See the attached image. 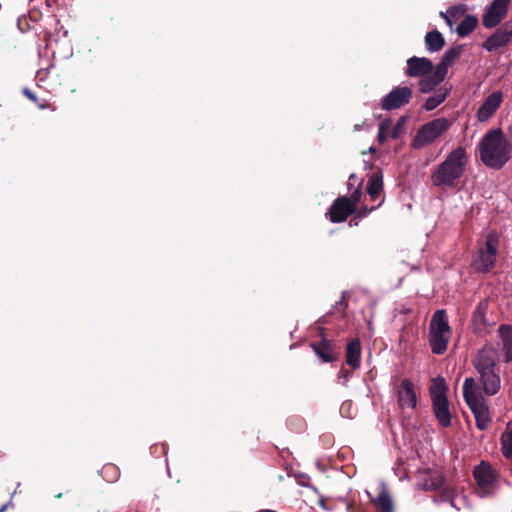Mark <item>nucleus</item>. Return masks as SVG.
Instances as JSON below:
<instances>
[{"label": "nucleus", "instance_id": "obj_1", "mask_svg": "<svg viewBox=\"0 0 512 512\" xmlns=\"http://www.w3.org/2000/svg\"><path fill=\"white\" fill-rule=\"evenodd\" d=\"M500 357L498 349L492 343H486L473 359V366L479 374L483 393L487 396L497 394L501 387Z\"/></svg>", "mask_w": 512, "mask_h": 512}, {"label": "nucleus", "instance_id": "obj_2", "mask_svg": "<svg viewBox=\"0 0 512 512\" xmlns=\"http://www.w3.org/2000/svg\"><path fill=\"white\" fill-rule=\"evenodd\" d=\"M468 161L466 149L462 146L456 147L432 170L430 175L432 185L440 189L456 187L465 174Z\"/></svg>", "mask_w": 512, "mask_h": 512}, {"label": "nucleus", "instance_id": "obj_3", "mask_svg": "<svg viewBox=\"0 0 512 512\" xmlns=\"http://www.w3.org/2000/svg\"><path fill=\"white\" fill-rule=\"evenodd\" d=\"M481 161L490 168L501 169L511 158V149L500 128L488 131L479 143Z\"/></svg>", "mask_w": 512, "mask_h": 512}, {"label": "nucleus", "instance_id": "obj_4", "mask_svg": "<svg viewBox=\"0 0 512 512\" xmlns=\"http://www.w3.org/2000/svg\"><path fill=\"white\" fill-rule=\"evenodd\" d=\"M463 397L475 418L476 427L481 431L486 430L492 419L487 400L482 392L479 391V386L474 378L467 377L464 380Z\"/></svg>", "mask_w": 512, "mask_h": 512}, {"label": "nucleus", "instance_id": "obj_5", "mask_svg": "<svg viewBox=\"0 0 512 512\" xmlns=\"http://www.w3.org/2000/svg\"><path fill=\"white\" fill-rule=\"evenodd\" d=\"M452 335L448 317L444 309L437 310L429 324L428 342L433 354L442 355L446 352Z\"/></svg>", "mask_w": 512, "mask_h": 512}, {"label": "nucleus", "instance_id": "obj_6", "mask_svg": "<svg viewBox=\"0 0 512 512\" xmlns=\"http://www.w3.org/2000/svg\"><path fill=\"white\" fill-rule=\"evenodd\" d=\"M429 391L432 400V410L436 420L442 427H450L452 425V415L446 396L447 386L444 378L439 377L438 380L430 386Z\"/></svg>", "mask_w": 512, "mask_h": 512}, {"label": "nucleus", "instance_id": "obj_7", "mask_svg": "<svg viewBox=\"0 0 512 512\" xmlns=\"http://www.w3.org/2000/svg\"><path fill=\"white\" fill-rule=\"evenodd\" d=\"M450 126L446 118L434 119L421 126L413 139L412 146L416 149L425 147L441 136Z\"/></svg>", "mask_w": 512, "mask_h": 512}, {"label": "nucleus", "instance_id": "obj_8", "mask_svg": "<svg viewBox=\"0 0 512 512\" xmlns=\"http://www.w3.org/2000/svg\"><path fill=\"white\" fill-rule=\"evenodd\" d=\"M413 91L408 86L394 87L386 96L381 99V109L392 111L407 105L412 98Z\"/></svg>", "mask_w": 512, "mask_h": 512}, {"label": "nucleus", "instance_id": "obj_9", "mask_svg": "<svg viewBox=\"0 0 512 512\" xmlns=\"http://www.w3.org/2000/svg\"><path fill=\"white\" fill-rule=\"evenodd\" d=\"M512 42V18L504 22L492 35L482 44V47L493 52Z\"/></svg>", "mask_w": 512, "mask_h": 512}, {"label": "nucleus", "instance_id": "obj_10", "mask_svg": "<svg viewBox=\"0 0 512 512\" xmlns=\"http://www.w3.org/2000/svg\"><path fill=\"white\" fill-rule=\"evenodd\" d=\"M511 0H493L482 17L485 28L491 29L501 23L508 12Z\"/></svg>", "mask_w": 512, "mask_h": 512}, {"label": "nucleus", "instance_id": "obj_11", "mask_svg": "<svg viewBox=\"0 0 512 512\" xmlns=\"http://www.w3.org/2000/svg\"><path fill=\"white\" fill-rule=\"evenodd\" d=\"M310 347L324 363L335 362L341 355L340 346L323 335L319 341L311 342Z\"/></svg>", "mask_w": 512, "mask_h": 512}, {"label": "nucleus", "instance_id": "obj_12", "mask_svg": "<svg viewBox=\"0 0 512 512\" xmlns=\"http://www.w3.org/2000/svg\"><path fill=\"white\" fill-rule=\"evenodd\" d=\"M355 212L354 206L350 203L347 196L337 197L326 213V217L332 223H341Z\"/></svg>", "mask_w": 512, "mask_h": 512}, {"label": "nucleus", "instance_id": "obj_13", "mask_svg": "<svg viewBox=\"0 0 512 512\" xmlns=\"http://www.w3.org/2000/svg\"><path fill=\"white\" fill-rule=\"evenodd\" d=\"M489 306V300L483 299L481 300L477 306L475 307L472 318H471V326L473 332L477 336H485L489 333L488 327L489 323L487 320V311Z\"/></svg>", "mask_w": 512, "mask_h": 512}, {"label": "nucleus", "instance_id": "obj_14", "mask_svg": "<svg viewBox=\"0 0 512 512\" xmlns=\"http://www.w3.org/2000/svg\"><path fill=\"white\" fill-rule=\"evenodd\" d=\"M397 398L401 409L416 408L417 395L415 392L414 384L410 379L404 378L401 381L397 387Z\"/></svg>", "mask_w": 512, "mask_h": 512}, {"label": "nucleus", "instance_id": "obj_15", "mask_svg": "<svg viewBox=\"0 0 512 512\" xmlns=\"http://www.w3.org/2000/svg\"><path fill=\"white\" fill-rule=\"evenodd\" d=\"M473 475L478 487L485 494L491 492L496 483V476L490 465L482 462L474 469Z\"/></svg>", "mask_w": 512, "mask_h": 512}, {"label": "nucleus", "instance_id": "obj_16", "mask_svg": "<svg viewBox=\"0 0 512 512\" xmlns=\"http://www.w3.org/2000/svg\"><path fill=\"white\" fill-rule=\"evenodd\" d=\"M503 100L501 91L491 93L477 110V119L480 122L489 120L498 110Z\"/></svg>", "mask_w": 512, "mask_h": 512}, {"label": "nucleus", "instance_id": "obj_17", "mask_svg": "<svg viewBox=\"0 0 512 512\" xmlns=\"http://www.w3.org/2000/svg\"><path fill=\"white\" fill-rule=\"evenodd\" d=\"M369 502L373 505L376 512H395V503L389 490L382 485L377 496L367 492Z\"/></svg>", "mask_w": 512, "mask_h": 512}, {"label": "nucleus", "instance_id": "obj_18", "mask_svg": "<svg viewBox=\"0 0 512 512\" xmlns=\"http://www.w3.org/2000/svg\"><path fill=\"white\" fill-rule=\"evenodd\" d=\"M432 70L433 63L428 58L413 56L407 60L406 74L410 77L424 76L431 73Z\"/></svg>", "mask_w": 512, "mask_h": 512}, {"label": "nucleus", "instance_id": "obj_19", "mask_svg": "<svg viewBox=\"0 0 512 512\" xmlns=\"http://www.w3.org/2000/svg\"><path fill=\"white\" fill-rule=\"evenodd\" d=\"M497 332L501 350L504 354V362L510 363L512 361V325L501 324Z\"/></svg>", "mask_w": 512, "mask_h": 512}, {"label": "nucleus", "instance_id": "obj_20", "mask_svg": "<svg viewBox=\"0 0 512 512\" xmlns=\"http://www.w3.org/2000/svg\"><path fill=\"white\" fill-rule=\"evenodd\" d=\"M345 360L352 369L359 368L361 362V343L358 338H354L347 343Z\"/></svg>", "mask_w": 512, "mask_h": 512}, {"label": "nucleus", "instance_id": "obj_21", "mask_svg": "<svg viewBox=\"0 0 512 512\" xmlns=\"http://www.w3.org/2000/svg\"><path fill=\"white\" fill-rule=\"evenodd\" d=\"M426 485L429 486V489H431V490L442 489L441 497L443 498V500L449 501L451 506L455 507L456 509H459L454 502L455 490L451 487H447V486L443 487L444 478L442 476L439 475V476L432 478L431 483L430 484L426 483Z\"/></svg>", "mask_w": 512, "mask_h": 512}, {"label": "nucleus", "instance_id": "obj_22", "mask_svg": "<svg viewBox=\"0 0 512 512\" xmlns=\"http://www.w3.org/2000/svg\"><path fill=\"white\" fill-rule=\"evenodd\" d=\"M366 191L373 201L381 195L383 191V176L381 172H375L369 177Z\"/></svg>", "mask_w": 512, "mask_h": 512}, {"label": "nucleus", "instance_id": "obj_23", "mask_svg": "<svg viewBox=\"0 0 512 512\" xmlns=\"http://www.w3.org/2000/svg\"><path fill=\"white\" fill-rule=\"evenodd\" d=\"M494 263V256L479 250L477 257L472 261V266L475 271L486 273L494 267Z\"/></svg>", "mask_w": 512, "mask_h": 512}, {"label": "nucleus", "instance_id": "obj_24", "mask_svg": "<svg viewBox=\"0 0 512 512\" xmlns=\"http://www.w3.org/2000/svg\"><path fill=\"white\" fill-rule=\"evenodd\" d=\"M426 49L430 52H438L445 45V39L438 30H432L425 36Z\"/></svg>", "mask_w": 512, "mask_h": 512}, {"label": "nucleus", "instance_id": "obj_25", "mask_svg": "<svg viewBox=\"0 0 512 512\" xmlns=\"http://www.w3.org/2000/svg\"><path fill=\"white\" fill-rule=\"evenodd\" d=\"M501 452L506 459L512 458V421L508 422L500 436Z\"/></svg>", "mask_w": 512, "mask_h": 512}, {"label": "nucleus", "instance_id": "obj_26", "mask_svg": "<svg viewBox=\"0 0 512 512\" xmlns=\"http://www.w3.org/2000/svg\"><path fill=\"white\" fill-rule=\"evenodd\" d=\"M478 25V19L474 15H466L464 19L458 24L456 32L459 37H466L470 35Z\"/></svg>", "mask_w": 512, "mask_h": 512}, {"label": "nucleus", "instance_id": "obj_27", "mask_svg": "<svg viewBox=\"0 0 512 512\" xmlns=\"http://www.w3.org/2000/svg\"><path fill=\"white\" fill-rule=\"evenodd\" d=\"M450 89L447 88H439L436 90L433 96H430L427 98L424 104V108L427 111L434 110L436 107H438L441 103H443L446 99V97L449 94Z\"/></svg>", "mask_w": 512, "mask_h": 512}, {"label": "nucleus", "instance_id": "obj_28", "mask_svg": "<svg viewBox=\"0 0 512 512\" xmlns=\"http://www.w3.org/2000/svg\"><path fill=\"white\" fill-rule=\"evenodd\" d=\"M425 77L419 81V90L422 93L431 92L440 82L437 79H434L433 76L429 73L424 75Z\"/></svg>", "mask_w": 512, "mask_h": 512}, {"label": "nucleus", "instance_id": "obj_29", "mask_svg": "<svg viewBox=\"0 0 512 512\" xmlns=\"http://www.w3.org/2000/svg\"><path fill=\"white\" fill-rule=\"evenodd\" d=\"M462 54V46H455L448 49L444 55L442 56L441 61L451 66L456 59H458Z\"/></svg>", "mask_w": 512, "mask_h": 512}, {"label": "nucleus", "instance_id": "obj_30", "mask_svg": "<svg viewBox=\"0 0 512 512\" xmlns=\"http://www.w3.org/2000/svg\"><path fill=\"white\" fill-rule=\"evenodd\" d=\"M448 66L444 62L440 61L435 69L433 68L432 72L430 73L434 79H437L440 83L445 79L447 73H448Z\"/></svg>", "mask_w": 512, "mask_h": 512}, {"label": "nucleus", "instance_id": "obj_31", "mask_svg": "<svg viewBox=\"0 0 512 512\" xmlns=\"http://www.w3.org/2000/svg\"><path fill=\"white\" fill-rule=\"evenodd\" d=\"M383 200L376 206H371L369 207L368 205L366 204H362L360 206L356 205L355 206V212L352 214V215H355V218H363V217H366L368 214H370L372 211H374L375 209H377L381 204H382Z\"/></svg>", "mask_w": 512, "mask_h": 512}, {"label": "nucleus", "instance_id": "obj_32", "mask_svg": "<svg viewBox=\"0 0 512 512\" xmlns=\"http://www.w3.org/2000/svg\"><path fill=\"white\" fill-rule=\"evenodd\" d=\"M498 241L493 236L488 235L485 240V247L480 251L486 252L489 255L496 257Z\"/></svg>", "mask_w": 512, "mask_h": 512}, {"label": "nucleus", "instance_id": "obj_33", "mask_svg": "<svg viewBox=\"0 0 512 512\" xmlns=\"http://www.w3.org/2000/svg\"><path fill=\"white\" fill-rule=\"evenodd\" d=\"M389 129H390V121H384L380 124L379 126V130H378V135H377V138H378V141L380 143H384L388 137V132H389Z\"/></svg>", "mask_w": 512, "mask_h": 512}, {"label": "nucleus", "instance_id": "obj_34", "mask_svg": "<svg viewBox=\"0 0 512 512\" xmlns=\"http://www.w3.org/2000/svg\"><path fill=\"white\" fill-rule=\"evenodd\" d=\"M404 121H405L404 117H401L398 120V122L396 123V125L393 127V129L391 130L390 136L393 139H398L404 132V126H403Z\"/></svg>", "mask_w": 512, "mask_h": 512}, {"label": "nucleus", "instance_id": "obj_35", "mask_svg": "<svg viewBox=\"0 0 512 512\" xmlns=\"http://www.w3.org/2000/svg\"><path fill=\"white\" fill-rule=\"evenodd\" d=\"M362 198V190H361V182L359 183L358 187L351 193L350 197L348 199L350 200V203H352V206H356L360 203V200Z\"/></svg>", "mask_w": 512, "mask_h": 512}, {"label": "nucleus", "instance_id": "obj_36", "mask_svg": "<svg viewBox=\"0 0 512 512\" xmlns=\"http://www.w3.org/2000/svg\"><path fill=\"white\" fill-rule=\"evenodd\" d=\"M457 12H458L457 8L456 7H452L450 9H448L447 14L441 13V15L445 18L447 24L450 27H452V20H451V18L452 17H456Z\"/></svg>", "mask_w": 512, "mask_h": 512}, {"label": "nucleus", "instance_id": "obj_37", "mask_svg": "<svg viewBox=\"0 0 512 512\" xmlns=\"http://www.w3.org/2000/svg\"><path fill=\"white\" fill-rule=\"evenodd\" d=\"M505 139H506L508 146L510 147V149L512 151V124L507 129V138H505Z\"/></svg>", "mask_w": 512, "mask_h": 512}, {"label": "nucleus", "instance_id": "obj_38", "mask_svg": "<svg viewBox=\"0 0 512 512\" xmlns=\"http://www.w3.org/2000/svg\"><path fill=\"white\" fill-rule=\"evenodd\" d=\"M23 93L27 96V98H29L30 100L34 101V102H37V97L36 95L31 92L29 89H24Z\"/></svg>", "mask_w": 512, "mask_h": 512}, {"label": "nucleus", "instance_id": "obj_39", "mask_svg": "<svg viewBox=\"0 0 512 512\" xmlns=\"http://www.w3.org/2000/svg\"><path fill=\"white\" fill-rule=\"evenodd\" d=\"M12 498L0 507V512H6L9 507H13Z\"/></svg>", "mask_w": 512, "mask_h": 512}, {"label": "nucleus", "instance_id": "obj_40", "mask_svg": "<svg viewBox=\"0 0 512 512\" xmlns=\"http://www.w3.org/2000/svg\"><path fill=\"white\" fill-rule=\"evenodd\" d=\"M358 180L357 176L355 174H351L349 176V180H348V186H352L353 183H355L356 181Z\"/></svg>", "mask_w": 512, "mask_h": 512}, {"label": "nucleus", "instance_id": "obj_41", "mask_svg": "<svg viewBox=\"0 0 512 512\" xmlns=\"http://www.w3.org/2000/svg\"><path fill=\"white\" fill-rule=\"evenodd\" d=\"M44 40L46 41V45L48 46L51 41V33L45 32Z\"/></svg>", "mask_w": 512, "mask_h": 512}, {"label": "nucleus", "instance_id": "obj_42", "mask_svg": "<svg viewBox=\"0 0 512 512\" xmlns=\"http://www.w3.org/2000/svg\"><path fill=\"white\" fill-rule=\"evenodd\" d=\"M356 219H357V218H355V217H354V218H352V219L350 220V222H349V225H350V226H356V225H358V223H357Z\"/></svg>", "mask_w": 512, "mask_h": 512}, {"label": "nucleus", "instance_id": "obj_43", "mask_svg": "<svg viewBox=\"0 0 512 512\" xmlns=\"http://www.w3.org/2000/svg\"><path fill=\"white\" fill-rule=\"evenodd\" d=\"M362 128V124H356L354 126V131L360 130Z\"/></svg>", "mask_w": 512, "mask_h": 512}, {"label": "nucleus", "instance_id": "obj_44", "mask_svg": "<svg viewBox=\"0 0 512 512\" xmlns=\"http://www.w3.org/2000/svg\"><path fill=\"white\" fill-rule=\"evenodd\" d=\"M340 373H346L347 374V371L345 369H341Z\"/></svg>", "mask_w": 512, "mask_h": 512}, {"label": "nucleus", "instance_id": "obj_45", "mask_svg": "<svg viewBox=\"0 0 512 512\" xmlns=\"http://www.w3.org/2000/svg\"><path fill=\"white\" fill-rule=\"evenodd\" d=\"M62 497V493H59L56 495V498H61Z\"/></svg>", "mask_w": 512, "mask_h": 512}]
</instances>
